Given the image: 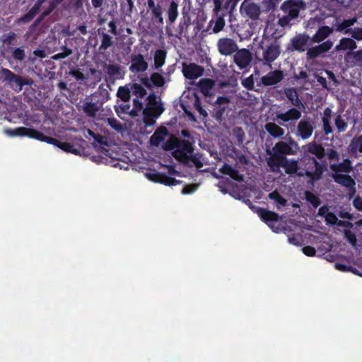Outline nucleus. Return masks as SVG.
Here are the masks:
<instances>
[{
	"instance_id": "54",
	"label": "nucleus",
	"mask_w": 362,
	"mask_h": 362,
	"mask_svg": "<svg viewBox=\"0 0 362 362\" xmlns=\"http://www.w3.org/2000/svg\"><path fill=\"white\" fill-rule=\"evenodd\" d=\"M242 85L247 88V90H252L254 89V78L253 76L250 75V76L243 79Z\"/></svg>"
},
{
	"instance_id": "25",
	"label": "nucleus",
	"mask_w": 362,
	"mask_h": 362,
	"mask_svg": "<svg viewBox=\"0 0 362 362\" xmlns=\"http://www.w3.org/2000/svg\"><path fill=\"white\" fill-rule=\"evenodd\" d=\"M301 115V112L294 107L284 113H278L276 117L284 122H288L292 120H298L300 118Z\"/></svg>"
},
{
	"instance_id": "45",
	"label": "nucleus",
	"mask_w": 362,
	"mask_h": 362,
	"mask_svg": "<svg viewBox=\"0 0 362 362\" xmlns=\"http://www.w3.org/2000/svg\"><path fill=\"white\" fill-rule=\"evenodd\" d=\"M148 104H153V105L155 106L153 107V110L156 115V116H158L160 115V114H162V112H163L164 110V108L162 107L161 105H157L156 103V95H155V93H151L148 95Z\"/></svg>"
},
{
	"instance_id": "31",
	"label": "nucleus",
	"mask_w": 362,
	"mask_h": 362,
	"mask_svg": "<svg viewBox=\"0 0 362 362\" xmlns=\"http://www.w3.org/2000/svg\"><path fill=\"white\" fill-rule=\"evenodd\" d=\"M344 59L347 64L352 66L362 65V49L356 52H348Z\"/></svg>"
},
{
	"instance_id": "59",
	"label": "nucleus",
	"mask_w": 362,
	"mask_h": 362,
	"mask_svg": "<svg viewBox=\"0 0 362 362\" xmlns=\"http://www.w3.org/2000/svg\"><path fill=\"white\" fill-rule=\"evenodd\" d=\"M233 180L238 182H243L244 180V175L240 174L238 170L233 168L230 175H229Z\"/></svg>"
},
{
	"instance_id": "10",
	"label": "nucleus",
	"mask_w": 362,
	"mask_h": 362,
	"mask_svg": "<svg viewBox=\"0 0 362 362\" xmlns=\"http://www.w3.org/2000/svg\"><path fill=\"white\" fill-rule=\"evenodd\" d=\"M42 142H46L49 144H52L60 149L63 150L66 153H71L75 155H79L80 154V150L78 148H76L73 144L69 142H62L57 139L52 138L51 136H48L47 135L43 134Z\"/></svg>"
},
{
	"instance_id": "40",
	"label": "nucleus",
	"mask_w": 362,
	"mask_h": 362,
	"mask_svg": "<svg viewBox=\"0 0 362 362\" xmlns=\"http://www.w3.org/2000/svg\"><path fill=\"white\" fill-rule=\"evenodd\" d=\"M131 93L137 97V98H143L147 92L142 85L136 83H130Z\"/></svg>"
},
{
	"instance_id": "6",
	"label": "nucleus",
	"mask_w": 362,
	"mask_h": 362,
	"mask_svg": "<svg viewBox=\"0 0 362 362\" xmlns=\"http://www.w3.org/2000/svg\"><path fill=\"white\" fill-rule=\"evenodd\" d=\"M272 172H279L280 168H284L285 173L288 175H293L300 172V165L298 160L291 159H284L281 161L273 163V164L268 165Z\"/></svg>"
},
{
	"instance_id": "32",
	"label": "nucleus",
	"mask_w": 362,
	"mask_h": 362,
	"mask_svg": "<svg viewBox=\"0 0 362 362\" xmlns=\"http://www.w3.org/2000/svg\"><path fill=\"white\" fill-rule=\"evenodd\" d=\"M91 102H86L83 104V110L84 112L90 117H95L96 113L102 107V105H99L95 100Z\"/></svg>"
},
{
	"instance_id": "29",
	"label": "nucleus",
	"mask_w": 362,
	"mask_h": 362,
	"mask_svg": "<svg viewBox=\"0 0 362 362\" xmlns=\"http://www.w3.org/2000/svg\"><path fill=\"white\" fill-rule=\"evenodd\" d=\"M330 168L332 171L335 172L336 173L341 172L349 173L353 170L351 161L350 160L349 158H346L341 163H339L338 164H331Z\"/></svg>"
},
{
	"instance_id": "27",
	"label": "nucleus",
	"mask_w": 362,
	"mask_h": 362,
	"mask_svg": "<svg viewBox=\"0 0 362 362\" xmlns=\"http://www.w3.org/2000/svg\"><path fill=\"white\" fill-rule=\"evenodd\" d=\"M166 14L168 16L167 24L170 25H173L176 21L179 15L178 4L174 0L170 2L166 10Z\"/></svg>"
},
{
	"instance_id": "30",
	"label": "nucleus",
	"mask_w": 362,
	"mask_h": 362,
	"mask_svg": "<svg viewBox=\"0 0 362 362\" xmlns=\"http://www.w3.org/2000/svg\"><path fill=\"white\" fill-rule=\"evenodd\" d=\"M357 45L354 39L349 37H342L339 40V43L336 45L335 50L341 51V50H350L351 52L356 49Z\"/></svg>"
},
{
	"instance_id": "50",
	"label": "nucleus",
	"mask_w": 362,
	"mask_h": 362,
	"mask_svg": "<svg viewBox=\"0 0 362 362\" xmlns=\"http://www.w3.org/2000/svg\"><path fill=\"white\" fill-rule=\"evenodd\" d=\"M269 197L281 206H285L286 204V200L277 191H274L269 193Z\"/></svg>"
},
{
	"instance_id": "35",
	"label": "nucleus",
	"mask_w": 362,
	"mask_h": 362,
	"mask_svg": "<svg viewBox=\"0 0 362 362\" xmlns=\"http://www.w3.org/2000/svg\"><path fill=\"white\" fill-rule=\"evenodd\" d=\"M264 127L269 134L274 138H280L285 133L284 129L274 122H268L265 124Z\"/></svg>"
},
{
	"instance_id": "46",
	"label": "nucleus",
	"mask_w": 362,
	"mask_h": 362,
	"mask_svg": "<svg viewBox=\"0 0 362 362\" xmlns=\"http://www.w3.org/2000/svg\"><path fill=\"white\" fill-rule=\"evenodd\" d=\"M153 108H146L144 110V122L146 126H152L155 124L156 121L154 115L152 113Z\"/></svg>"
},
{
	"instance_id": "43",
	"label": "nucleus",
	"mask_w": 362,
	"mask_h": 362,
	"mask_svg": "<svg viewBox=\"0 0 362 362\" xmlns=\"http://www.w3.org/2000/svg\"><path fill=\"white\" fill-rule=\"evenodd\" d=\"M305 198L314 208L318 207L321 204L320 199L310 191L305 192Z\"/></svg>"
},
{
	"instance_id": "4",
	"label": "nucleus",
	"mask_w": 362,
	"mask_h": 362,
	"mask_svg": "<svg viewBox=\"0 0 362 362\" xmlns=\"http://www.w3.org/2000/svg\"><path fill=\"white\" fill-rule=\"evenodd\" d=\"M0 74L3 81L6 86L10 87L16 93H20L24 86H31L33 83L32 78L29 77H22L8 69L1 68Z\"/></svg>"
},
{
	"instance_id": "39",
	"label": "nucleus",
	"mask_w": 362,
	"mask_h": 362,
	"mask_svg": "<svg viewBox=\"0 0 362 362\" xmlns=\"http://www.w3.org/2000/svg\"><path fill=\"white\" fill-rule=\"evenodd\" d=\"M167 134V130L163 129V131L156 130L150 137V143L152 146H158L164 140V136Z\"/></svg>"
},
{
	"instance_id": "41",
	"label": "nucleus",
	"mask_w": 362,
	"mask_h": 362,
	"mask_svg": "<svg viewBox=\"0 0 362 362\" xmlns=\"http://www.w3.org/2000/svg\"><path fill=\"white\" fill-rule=\"evenodd\" d=\"M100 35V33H99ZM113 45L112 37L105 33L101 34V45L99 47V51H105Z\"/></svg>"
},
{
	"instance_id": "1",
	"label": "nucleus",
	"mask_w": 362,
	"mask_h": 362,
	"mask_svg": "<svg viewBox=\"0 0 362 362\" xmlns=\"http://www.w3.org/2000/svg\"><path fill=\"white\" fill-rule=\"evenodd\" d=\"M300 161L304 170L300 171L298 173V176H306L309 179L308 182L310 184L320 180L323 173L327 170V163L323 162L320 163L314 156L305 153L300 159Z\"/></svg>"
},
{
	"instance_id": "47",
	"label": "nucleus",
	"mask_w": 362,
	"mask_h": 362,
	"mask_svg": "<svg viewBox=\"0 0 362 362\" xmlns=\"http://www.w3.org/2000/svg\"><path fill=\"white\" fill-rule=\"evenodd\" d=\"M240 0H226L223 8L228 13L230 16V21H231V17L233 16V12L235 9L238 3Z\"/></svg>"
},
{
	"instance_id": "37",
	"label": "nucleus",
	"mask_w": 362,
	"mask_h": 362,
	"mask_svg": "<svg viewBox=\"0 0 362 362\" xmlns=\"http://www.w3.org/2000/svg\"><path fill=\"white\" fill-rule=\"evenodd\" d=\"M117 96L124 103L129 102L131 98L129 83L124 86H119L117 89Z\"/></svg>"
},
{
	"instance_id": "24",
	"label": "nucleus",
	"mask_w": 362,
	"mask_h": 362,
	"mask_svg": "<svg viewBox=\"0 0 362 362\" xmlns=\"http://www.w3.org/2000/svg\"><path fill=\"white\" fill-rule=\"evenodd\" d=\"M284 95L290 101L291 104L296 107H303V104L299 98L298 93L295 88H286L284 90Z\"/></svg>"
},
{
	"instance_id": "2",
	"label": "nucleus",
	"mask_w": 362,
	"mask_h": 362,
	"mask_svg": "<svg viewBox=\"0 0 362 362\" xmlns=\"http://www.w3.org/2000/svg\"><path fill=\"white\" fill-rule=\"evenodd\" d=\"M299 150L298 143L291 137L287 141H280L275 144L271 151L267 150V154L270 155L267 162L270 165L273 163L281 161L287 158V156H294Z\"/></svg>"
},
{
	"instance_id": "61",
	"label": "nucleus",
	"mask_w": 362,
	"mask_h": 362,
	"mask_svg": "<svg viewBox=\"0 0 362 362\" xmlns=\"http://www.w3.org/2000/svg\"><path fill=\"white\" fill-rule=\"evenodd\" d=\"M332 117V110L329 107H326L324 110L322 122H331Z\"/></svg>"
},
{
	"instance_id": "7",
	"label": "nucleus",
	"mask_w": 362,
	"mask_h": 362,
	"mask_svg": "<svg viewBox=\"0 0 362 362\" xmlns=\"http://www.w3.org/2000/svg\"><path fill=\"white\" fill-rule=\"evenodd\" d=\"M4 132L10 136H25L40 141H42L44 134L37 129L25 127H19L15 129H5Z\"/></svg>"
},
{
	"instance_id": "16",
	"label": "nucleus",
	"mask_w": 362,
	"mask_h": 362,
	"mask_svg": "<svg viewBox=\"0 0 362 362\" xmlns=\"http://www.w3.org/2000/svg\"><path fill=\"white\" fill-rule=\"evenodd\" d=\"M313 44L310 37L307 34H299L291 39V45L293 49L303 52L307 47Z\"/></svg>"
},
{
	"instance_id": "8",
	"label": "nucleus",
	"mask_w": 362,
	"mask_h": 362,
	"mask_svg": "<svg viewBox=\"0 0 362 362\" xmlns=\"http://www.w3.org/2000/svg\"><path fill=\"white\" fill-rule=\"evenodd\" d=\"M306 8V4L303 1L286 0L281 5V9L290 18H296L298 17L300 10Z\"/></svg>"
},
{
	"instance_id": "12",
	"label": "nucleus",
	"mask_w": 362,
	"mask_h": 362,
	"mask_svg": "<svg viewBox=\"0 0 362 362\" xmlns=\"http://www.w3.org/2000/svg\"><path fill=\"white\" fill-rule=\"evenodd\" d=\"M335 182L346 187L349 189V198H351L356 193V182L349 175L336 173L333 175Z\"/></svg>"
},
{
	"instance_id": "44",
	"label": "nucleus",
	"mask_w": 362,
	"mask_h": 362,
	"mask_svg": "<svg viewBox=\"0 0 362 362\" xmlns=\"http://www.w3.org/2000/svg\"><path fill=\"white\" fill-rule=\"evenodd\" d=\"M151 80L153 86L156 87H163L165 83V78L158 72H153L151 75Z\"/></svg>"
},
{
	"instance_id": "3",
	"label": "nucleus",
	"mask_w": 362,
	"mask_h": 362,
	"mask_svg": "<svg viewBox=\"0 0 362 362\" xmlns=\"http://www.w3.org/2000/svg\"><path fill=\"white\" fill-rule=\"evenodd\" d=\"M165 151H173V156L180 160L187 159L188 154L194 151L192 144L188 140L171 136L163 146Z\"/></svg>"
},
{
	"instance_id": "64",
	"label": "nucleus",
	"mask_w": 362,
	"mask_h": 362,
	"mask_svg": "<svg viewBox=\"0 0 362 362\" xmlns=\"http://www.w3.org/2000/svg\"><path fill=\"white\" fill-rule=\"evenodd\" d=\"M351 37L356 40H362V28H354L351 31Z\"/></svg>"
},
{
	"instance_id": "52",
	"label": "nucleus",
	"mask_w": 362,
	"mask_h": 362,
	"mask_svg": "<svg viewBox=\"0 0 362 362\" xmlns=\"http://www.w3.org/2000/svg\"><path fill=\"white\" fill-rule=\"evenodd\" d=\"M190 24V19L188 17L187 19L185 18V17H183V18L180 21L178 25L177 28V32L180 35H182L183 33L185 32V30L187 28V27Z\"/></svg>"
},
{
	"instance_id": "42",
	"label": "nucleus",
	"mask_w": 362,
	"mask_h": 362,
	"mask_svg": "<svg viewBox=\"0 0 362 362\" xmlns=\"http://www.w3.org/2000/svg\"><path fill=\"white\" fill-rule=\"evenodd\" d=\"M11 57L16 61L22 62L25 59V52L23 47H11Z\"/></svg>"
},
{
	"instance_id": "53",
	"label": "nucleus",
	"mask_w": 362,
	"mask_h": 362,
	"mask_svg": "<svg viewBox=\"0 0 362 362\" xmlns=\"http://www.w3.org/2000/svg\"><path fill=\"white\" fill-rule=\"evenodd\" d=\"M107 122L110 127L116 131L122 129V127L121 123L115 117L107 118Z\"/></svg>"
},
{
	"instance_id": "56",
	"label": "nucleus",
	"mask_w": 362,
	"mask_h": 362,
	"mask_svg": "<svg viewBox=\"0 0 362 362\" xmlns=\"http://www.w3.org/2000/svg\"><path fill=\"white\" fill-rule=\"evenodd\" d=\"M69 74L74 77L77 81H83L86 77L78 69H73L69 71Z\"/></svg>"
},
{
	"instance_id": "17",
	"label": "nucleus",
	"mask_w": 362,
	"mask_h": 362,
	"mask_svg": "<svg viewBox=\"0 0 362 362\" xmlns=\"http://www.w3.org/2000/svg\"><path fill=\"white\" fill-rule=\"evenodd\" d=\"M182 73L186 78L194 80L200 77L204 74V68L194 63L182 64Z\"/></svg>"
},
{
	"instance_id": "13",
	"label": "nucleus",
	"mask_w": 362,
	"mask_h": 362,
	"mask_svg": "<svg viewBox=\"0 0 362 362\" xmlns=\"http://www.w3.org/2000/svg\"><path fill=\"white\" fill-rule=\"evenodd\" d=\"M148 64L141 54L131 55V65L129 71L132 73H141L148 69Z\"/></svg>"
},
{
	"instance_id": "38",
	"label": "nucleus",
	"mask_w": 362,
	"mask_h": 362,
	"mask_svg": "<svg viewBox=\"0 0 362 362\" xmlns=\"http://www.w3.org/2000/svg\"><path fill=\"white\" fill-rule=\"evenodd\" d=\"M348 149L351 153H356L357 152L362 153V134L358 136H355L351 141Z\"/></svg>"
},
{
	"instance_id": "58",
	"label": "nucleus",
	"mask_w": 362,
	"mask_h": 362,
	"mask_svg": "<svg viewBox=\"0 0 362 362\" xmlns=\"http://www.w3.org/2000/svg\"><path fill=\"white\" fill-rule=\"evenodd\" d=\"M325 221L328 224L335 225L337 223V221H338V218H337V216L334 213L329 212L325 216Z\"/></svg>"
},
{
	"instance_id": "51",
	"label": "nucleus",
	"mask_w": 362,
	"mask_h": 362,
	"mask_svg": "<svg viewBox=\"0 0 362 362\" xmlns=\"http://www.w3.org/2000/svg\"><path fill=\"white\" fill-rule=\"evenodd\" d=\"M225 25V20L223 16H218L216 21L215 25L213 28V32L215 33H218L223 30Z\"/></svg>"
},
{
	"instance_id": "21",
	"label": "nucleus",
	"mask_w": 362,
	"mask_h": 362,
	"mask_svg": "<svg viewBox=\"0 0 362 362\" xmlns=\"http://www.w3.org/2000/svg\"><path fill=\"white\" fill-rule=\"evenodd\" d=\"M148 8L151 11L152 19L158 24H163V10L159 4H156L154 0H147Z\"/></svg>"
},
{
	"instance_id": "49",
	"label": "nucleus",
	"mask_w": 362,
	"mask_h": 362,
	"mask_svg": "<svg viewBox=\"0 0 362 362\" xmlns=\"http://www.w3.org/2000/svg\"><path fill=\"white\" fill-rule=\"evenodd\" d=\"M334 123L339 132H344L347 128L346 122L340 115L336 117Z\"/></svg>"
},
{
	"instance_id": "28",
	"label": "nucleus",
	"mask_w": 362,
	"mask_h": 362,
	"mask_svg": "<svg viewBox=\"0 0 362 362\" xmlns=\"http://www.w3.org/2000/svg\"><path fill=\"white\" fill-rule=\"evenodd\" d=\"M110 98L109 91L101 84L93 94V100H95L100 105H103Z\"/></svg>"
},
{
	"instance_id": "15",
	"label": "nucleus",
	"mask_w": 362,
	"mask_h": 362,
	"mask_svg": "<svg viewBox=\"0 0 362 362\" xmlns=\"http://www.w3.org/2000/svg\"><path fill=\"white\" fill-rule=\"evenodd\" d=\"M218 50L225 56L235 53L238 47L237 43L230 38H221L217 43Z\"/></svg>"
},
{
	"instance_id": "34",
	"label": "nucleus",
	"mask_w": 362,
	"mask_h": 362,
	"mask_svg": "<svg viewBox=\"0 0 362 362\" xmlns=\"http://www.w3.org/2000/svg\"><path fill=\"white\" fill-rule=\"evenodd\" d=\"M107 74L110 78L113 79H122L124 72L122 71V67L119 64H108L107 66Z\"/></svg>"
},
{
	"instance_id": "20",
	"label": "nucleus",
	"mask_w": 362,
	"mask_h": 362,
	"mask_svg": "<svg viewBox=\"0 0 362 362\" xmlns=\"http://www.w3.org/2000/svg\"><path fill=\"white\" fill-rule=\"evenodd\" d=\"M244 9L246 15L252 20L256 21L259 19L261 10L260 7L255 3H246L244 1L240 6V10Z\"/></svg>"
},
{
	"instance_id": "63",
	"label": "nucleus",
	"mask_w": 362,
	"mask_h": 362,
	"mask_svg": "<svg viewBox=\"0 0 362 362\" xmlns=\"http://www.w3.org/2000/svg\"><path fill=\"white\" fill-rule=\"evenodd\" d=\"M327 155L328 159L329 160H338L339 159V153L333 148L328 149Z\"/></svg>"
},
{
	"instance_id": "55",
	"label": "nucleus",
	"mask_w": 362,
	"mask_h": 362,
	"mask_svg": "<svg viewBox=\"0 0 362 362\" xmlns=\"http://www.w3.org/2000/svg\"><path fill=\"white\" fill-rule=\"evenodd\" d=\"M344 237L352 245H356V237L351 230H344Z\"/></svg>"
},
{
	"instance_id": "5",
	"label": "nucleus",
	"mask_w": 362,
	"mask_h": 362,
	"mask_svg": "<svg viewBox=\"0 0 362 362\" xmlns=\"http://www.w3.org/2000/svg\"><path fill=\"white\" fill-rule=\"evenodd\" d=\"M263 49L262 58L259 59L256 57L259 61H262L263 64L272 66V62H274L281 54V46L279 42L274 40L264 49Z\"/></svg>"
},
{
	"instance_id": "11",
	"label": "nucleus",
	"mask_w": 362,
	"mask_h": 362,
	"mask_svg": "<svg viewBox=\"0 0 362 362\" xmlns=\"http://www.w3.org/2000/svg\"><path fill=\"white\" fill-rule=\"evenodd\" d=\"M333 46V42L328 40L321 44L308 48L307 50L306 56L308 59H315L320 57L321 54L327 52Z\"/></svg>"
},
{
	"instance_id": "22",
	"label": "nucleus",
	"mask_w": 362,
	"mask_h": 362,
	"mask_svg": "<svg viewBox=\"0 0 362 362\" xmlns=\"http://www.w3.org/2000/svg\"><path fill=\"white\" fill-rule=\"evenodd\" d=\"M257 214L262 221L266 223L269 227H272V223L278 221L279 218L278 214L264 208H259Z\"/></svg>"
},
{
	"instance_id": "57",
	"label": "nucleus",
	"mask_w": 362,
	"mask_h": 362,
	"mask_svg": "<svg viewBox=\"0 0 362 362\" xmlns=\"http://www.w3.org/2000/svg\"><path fill=\"white\" fill-rule=\"evenodd\" d=\"M16 38V35L13 32L9 33L7 35L4 37L3 42L7 45H13V42Z\"/></svg>"
},
{
	"instance_id": "36",
	"label": "nucleus",
	"mask_w": 362,
	"mask_h": 362,
	"mask_svg": "<svg viewBox=\"0 0 362 362\" xmlns=\"http://www.w3.org/2000/svg\"><path fill=\"white\" fill-rule=\"evenodd\" d=\"M167 52L164 49H157L154 54V67L156 69L161 68L165 62Z\"/></svg>"
},
{
	"instance_id": "60",
	"label": "nucleus",
	"mask_w": 362,
	"mask_h": 362,
	"mask_svg": "<svg viewBox=\"0 0 362 362\" xmlns=\"http://www.w3.org/2000/svg\"><path fill=\"white\" fill-rule=\"evenodd\" d=\"M302 251L304 255L308 257H314L316 254L315 247L309 245L303 247Z\"/></svg>"
},
{
	"instance_id": "14",
	"label": "nucleus",
	"mask_w": 362,
	"mask_h": 362,
	"mask_svg": "<svg viewBox=\"0 0 362 362\" xmlns=\"http://www.w3.org/2000/svg\"><path fill=\"white\" fill-rule=\"evenodd\" d=\"M234 62L240 69H245L250 65L252 59V56L249 49L243 48L237 50L233 56Z\"/></svg>"
},
{
	"instance_id": "62",
	"label": "nucleus",
	"mask_w": 362,
	"mask_h": 362,
	"mask_svg": "<svg viewBox=\"0 0 362 362\" xmlns=\"http://www.w3.org/2000/svg\"><path fill=\"white\" fill-rule=\"evenodd\" d=\"M187 159L192 161L197 168H201L203 166V163L200 159L194 155L188 156Z\"/></svg>"
},
{
	"instance_id": "9",
	"label": "nucleus",
	"mask_w": 362,
	"mask_h": 362,
	"mask_svg": "<svg viewBox=\"0 0 362 362\" xmlns=\"http://www.w3.org/2000/svg\"><path fill=\"white\" fill-rule=\"evenodd\" d=\"M315 128L314 122L310 117H304L299 121L296 129V136L303 140L311 137Z\"/></svg>"
},
{
	"instance_id": "18",
	"label": "nucleus",
	"mask_w": 362,
	"mask_h": 362,
	"mask_svg": "<svg viewBox=\"0 0 362 362\" xmlns=\"http://www.w3.org/2000/svg\"><path fill=\"white\" fill-rule=\"evenodd\" d=\"M284 78V72L281 70L269 71L261 78V83L264 86H271L279 83Z\"/></svg>"
},
{
	"instance_id": "23",
	"label": "nucleus",
	"mask_w": 362,
	"mask_h": 362,
	"mask_svg": "<svg viewBox=\"0 0 362 362\" xmlns=\"http://www.w3.org/2000/svg\"><path fill=\"white\" fill-rule=\"evenodd\" d=\"M47 0H37L36 3L34 4V6L30 9V11L26 13L25 15L21 16L18 20V23H29L30 22L35 16L40 11V9L42 6V5Z\"/></svg>"
},
{
	"instance_id": "19",
	"label": "nucleus",
	"mask_w": 362,
	"mask_h": 362,
	"mask_svg": "<svg viewBox=\"0 0 362 362\" xmlns=\"http://www.w3.org/2000/svg\"><path fill=\"white\" fill-rule=\"evenodd\" d=\"M148 177L151 180L155 182L163 184L167 186H175L179 183V181L175 178L158 172L150 173Z\"/></svg>"
},
{
	"instance_id": "33",
	"label": "nucleus",
	"mask_w": 362,
	"mask_h": 362,
	"mask_svg": "<svg viewBox=\"0 0 362 362\" xmlns=\"http://www.w3.org/2000/svg\"><path fill=\"white\" fill-rule=\"evenodd\" d=\"M306 146L307 151L315 155L317 159L321 160L325 156V149L321 144L312 142Z\"/></svg>"
},
{
	"instance_id": "48",
	"label": "nucleus",
	"mask_w": 362,
	"mask_h": 362,
	"mask_svg": "<svg viewBox=\"0 0 362 362\" xmlns=\"http://www.w3.org/2000/svg\"><path fill=\"white\" fill-rule=\"evenodd\" d=\"M233 135L236 139L238 145L243 144L245 137V134L241 127H236L233 128Z\"/></svg>"
},
{
	"instance_id": "26",
	"label": "nucleus",
	"mask_w": 362,
	"mask_h": 362,
	"mask_svg": "<svg viewBox=\"0 0 362 362\" xmlns=\"http://www.w3.org/2000/svg\"><path fill=\"white\" fill-rule=\"evenodd\" d=\"M333 32V29L327 25H323L319 28L315 34L310 37L313 43H320L323 42Z\"/></svg>"
}]
</instances>
